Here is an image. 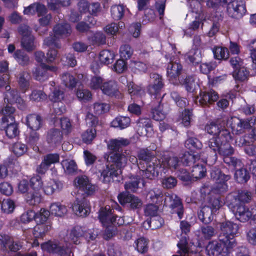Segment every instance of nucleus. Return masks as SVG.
<instances>
[{
	"label": "nucleus",
	"instance_id": "f257e3e1",
	"mask_svg": "<svg viewBox=\"0 0 256 256\" xmlns=\"http://www.w3.org/2000/svg\"><path fill=\"white\" fill-rule=\"evenodd\" d=\"M108 150H110L108 156L106 155L104 158L108 161L114 162L110 166H106V168L100 171V178H102L104 182H108L112 179L118 177L122 174V168L126 164L128 158L126 152H119V150L123 146L129 144L130 141L126 138H118L105 140Z\"/></svg>",
	"mask_w": 256,
	"mask_h": 256
},
{
	"label": "nucleus",
	"instance_id": "f03ea898",
	"mask_svg": "<svg viewBox=\"0 0 256 256\" xmlns=\"http://www.w3.org/2000/svg\"><path fill=\"white\" fill-rule=\"evenodd\" d=\"M205 130L209 134L214 136L208 142V147L214 154V162L218 158V154L226 155L232 153L233 148L230 144L232 137L229 130L214 122L208 124Z\"/></svg>",
	"mask_w": 256,
	"mask_h": 256
},
{
	"label": "nucleus",
	"instance_id": "7ed1b4c3",
	"mask_svg": "<svg viewBox=\"0 0 256 256\" xmlns=\"http://www.w3.org/2000/svg\"><path fill=\"white\" fill-rule=\"evenodd\" d=\"M137 155L140 160L139 173L142 178L152 180L156 177L161 168L160 160L147 148L140 150Z\"/></svg>",
	"mask_w": 256,
	"mask_h": 256
},
{
	"label": "nucleus",
	"instance_id": "20e7f679",
	"mask_svg": "<svg viewBox=\"0 0 256 256\" xmlns=\"http://www.w3.org/2000/svg\"><path fill=\"white\" fill-rule=\"evenodd\" d=\"M164 86L163 80L161 76L158 74H151L150 75V84L147 88L148 93L154 98L156 100V106H154V102H152V116L154 120L157 121L163 120L166 116L164 112L162 110L160 102L162 98L160 94L162 88Z\"/></svg>",
	"mask_w": 256,
	"mask_h": 256
},
{
	"label": "nucleus",
	"instance_id": "39448f33",
	"mask_svg": "<svg viewBox=\"0 0 256 256\" xmlns=\"http://www.w3.org/2000/svg\"><path fill=\"white\" fill-rule=\"evenodd\" d=\"M206 5L214 9L226 6L228 14L235 18H242L246 12L244 2L242 0H208Z\"/></svg>",
	"mask_w": 256,
	"mask_h": 256
},
{
	"label": "nucleus",
	"instance_id": "423d86ee",
	"mask_svg": "<svg viewBox=\"0 0 256 256\" xmlns=\"http://www.w3.org/2000/svg\"><path fill=\"white\" fill-rule=\"evenodd\" d=\"M14 107L6 105L0 112L2 115L0 119V130H4L6 136L10 138L16 137L20 132L18 124L14 116Z\"/></svg>",
	"mask_w": 256,
	"mask_h": 256
},
{
	"label": "nucleus",
	"instance_id": "0eeeda50",
	"mask_svg": "<svg viewBox=\"0 0 256 256\" xmlns=\"http://www.w3.org/2000/svg\"><path fill=\"white\" fill-rule=\"evenodd\" d=\"M220 232L218 239L220 242L224 243L226 250H228L235 247L236 245L234 236L238 232V224L231 222H226L220 224Z\"/></svg>",
	"mask_w": 256,
	"mask_h": 256
},
{
	"label": "nucleus",
	"instance_id": "6e6552de",
	"mask_svg": "<svg viewBox=\"0 0 256 256\" xmlns=\"http://www.w3.org/2000/svg\"><path fill=\"white\" fill-rule=\"evenodd\" d=\"M198 156L192 154L190 152H186L182 157L180 160L175 156H169L166 157L164 156L162 162H160L161 168H162V172H166V169L178 168V166L182 164L184 166H190L194 162H196Z\"/></svg>",
	"mask_w": 256,
	"mask_h": 256
},
{
	"label": "nucleus",
	"instance_id": "1a4fd4ad",
	"mask_svg": "<svg viewBox=\"0 0 256 256\" xmlns=\"http://www.w3.org/2000/svg\"><path fill=\"white\" fill-rule=\"evenodd\" d=\"M54 36L50 35L44 40V44L45 46H54L60 48V44L58 40L69 36L72 32L70 25L66 22L56 24L53 28Z\"/></svg>",
	"mask_w": 256,
	"mask_h": 256
},
{
	"label": "nucleus",
	"instance_id": "9d476101",
	"mask_svg": "<svg viewBox=\"0 0 256 256\" xmlns=\"http://www.w3.org/2000/svg\"><path fill=\"white\" fill-rule=\"evenodd\" d=\"M30 186V190L26 194L25 199L28 204L36 206L42 200L40 192L42 186L41 178L39 176L32 178Z\"/></svg>",
	"mask_w": 256,
	"mask_h": 256
},
{
	"label": "nucleus",
	"instance_id": "9b49d317",
	"mask_svg": "<svg viewBox=\"0 0 256 256\" xmlns=\"http://www.w3.org/2000/svg\"><path fill=\"white\" fill-rule=\"evenodd\" d=\"M256 122V118L254 116L243 119L233 116L228 119L226 125L231 128L233 134H240L254 126Z\"/></svg>",
	"mask_w": 256,
	"mask_h": 256
},
{
	"label": "nucleus",
	"instance_id": "f8f14e48",
	"mask_svg": "<svg viewBox=\"0 0 256 256\" xmlns=\"http://www.w3.org/2000/svg\"><path fill=\"white\" fill-rule=\"evenodd\" d=\"M210 177L215 181L212 192L218 194L225 193L228 188L226 182L230 180V176L222 173L219 168L214 167L210 171Z\"/></svg>",
	"mask_w": 256,
	"mask_h": 256
},
{
	"label": "nucleus",
	"instance_id": "ddd939ff",
	"mask_svg": "<svg viewBox=\"0 0 256 256\" xmlns=\"http://www.w3.org/2000/svg\"><path fill=\"white\" fill-rule=\"evenodd\" d=\"M203 0H187L188 6L189 8V12L186 14L188 16L190 14H194L195 18V20L192 21L189 24V27L186 30L184 33L185 34H189L188 30H194L199 28L200 24V12H201V4L200 2Z\"/></svg>",
	"mask_w": 256,
	"mask_h": 256
},
{
	"label": "nucleus",
	"instance_id": "4468645a",
	"mask_svg": "<svg viewBox=\"0 0 256 256\" xmlns=\"http://www.w3.org/2000/svg\"><path fill=\"white\" fill-rule=\"evenodd\" d=\"M48 98L50 100L54 103V112L56 116H60L65 112V106L62 102L60 103L64 98V92L60 88H55L49 94Z\"/></svg>",
	"mask_w": 256,
	"mask_h": 256
},
{
	"label": "nucleus",
	"instance_id": "2eb2a0df",
	"mask_svg": "<svg viewBox=\"0 0 256 256\" xmlns=\"http://www.w3.org/2000/svg\"><path fill=\"white\" fill-rule=\"evenodd\" d=\"M40 246L42 250L57 254L60 256H66L69 252L67 244L64 246L58 241L49 240L42 244Z\"/></svg>",
	"mask_w": 256,
	"mask_h": 256
},
{
	"label": "nucleus",
	"instance_id": "dca6fc26",
	"mask_svg": "<svg viewBox=\"0 0 256 256\" xmlns=\"http://www.w3.org/2000/svg\"><path fill=\"white\" fill-rule=\"evenodd\" d=\"M102 93L111 98L122 99L123 94L119 90L117 82L114 80L104 81L100 90Z\"/></svg>",
	"mask_w": 256,
	"mask_h": 256
},
{
	"label": "nucleus",
	"instance_id": "f3484780",
	"mask_svg": "<svg viewBox=\"0 0 256 256\" xmlns=\"http://www.w3.org/2000/svg\"><path fill=\"white\" fill-rule=\"evenodd\" d=\"M75 186L80 190L83 192L86 196L93 194L96 190V186L92 184L86 176H78L74 180Z\"/></svg>",
	"mask_w": 256,
	"mask_h": 256
},
{
	"label": "nucleus",
	"instance_id": "a211bd4d",
	"mask_svg": "<svg viewBox=\"0 0 256 256\" xmlns=\"http://www.w3.org/2000/svg\"><path fill=\"white\" fill-rule=\"evenodd\" d=\"M166 58L169 60L170 62L167 67V76L169 80L174 83V80L180 74L182 70V66L177 60H174V58L169 54L165 55Z\"/></svg>",
	"mask_w": 256,
	"mask_h": 256
},
{
	"label": "nucleus",
	"instance_id": "6ab92c4d",
	"mask_svg": "<svg viewBox=\"0 0 256 256\" xmlns=\"http://www.w3.org/2000/svg\"><path fill=\"white\" fill-rule=\"evenodd\" d=\"M192 154L198 156V158L196 159V162H194L191 164H194L191 170L192 176V178L196 180L202 178L206 176V169L205 166L203 164H200V162L206 164L207 162V159L205 158H200V156L198 154H196L194 152Z\"/></svg>",
	"mask_w": 256,
	"mask_h": 256
},
{
	"label": "nucleus",
	"instance_id": "aec40b11",
	"mask_svg": "<svg viewBox=\"0 0 256 256\" xmlns=\"http://www.w3.org/2000/svg\"><path fill=\"white\" fill-rule=\"evenodd\" d=\"M218 98V94L214 90H210L208 92L200 91L199 95L194 100L196 104L204 106L216 101Z\"/></svg>",
	"mask_w": 256,
	"mask_h": 256
},
{
	"label": "nucleus",
	"instance_id": "412c9836",
	"mask_svg": "<svg viewBox=\"0 0 256 256\" xmlns=\"http://www.w3.org/2000/svg\"><path fill=\"white\" fill-rule=\"evenodd\" d=\"M0 245L4 250L12 252H17L22 246L20 242L14 241L12 238L5 234H0Z\"/></svg>",
	"mask_w": 256,
	"mask_h": 256
},
{
	"label": "nucleus",
	"instance_id": "4be33fe9",
	"mask_svg": "<svg viewBox=\"0 0 256 256\" xmlns=\"http://www.w3.org/2000/svg\"><path fill=\"white\" fill-rule=\"evenodd\" d=\"M146 199L153 208H159L162 205L164 199L162 190L158 188L150 190L147 194Z\"/></svg>",
	"mask_w": 256,
	"mask_h": 256
},
{
	"label": "nucleus",
	"instance_id": "5701e85b",
	"mask_svg": "<svg viewBox=\"0 0 256 256\" xmlns=\"http://www.w3.org/2000/svg\"><path fill=\"white\" fill-rule=\"evenodd\" d=\"M118 198L122 206L130 204V208H140L142 205V202L140 198L126 192L120 194Z\"/></svg>",
	"mask_w": 256,
	"mask_h": 256
},
{
	"label": "nucleus",
	"instance_id": "b1692460",
	"mask_svg": "<svg viewBox=\"0 0 256 256\" xmlns=\"http://www.w3.org/2000/svg\"><path fill=\"white\" fill-rule=\"evenodd\" d=\"M231 197L234 198V202H230V204L232 205L230 208H235L236 206L233 205V203L238 202L242 205L243 204L248 203L251 200L252 194L248 190H241L238 192L236 195L234 193L228 194L226 198L230 199Z\"/></svg>",
	"mask_w": 256,
	"mask_h": 256
},
{
	"label": "nucleus",
	"instance_id": "393cba45",
	"mask_svg": "<svg viewBox=\"0 0 256 256\" xmlns=\"http://www.w3.org/2000/svg\"><path fill=\"white\" fill-rule=\"evenodd\" d=\"M113 209H100L99 212L98 218L102 226L108 227L109 224L116 221L118 218L114 216L112 210Z\"/></svg>",
	"mask_w": 256,
	"mask_h": 256
},
{
	"label": "nucleus",
	"instance_id": "a878e982",
	"mask_svg": "<svg viewBox=\"0 0 256 256\" xmlns=\"http://www.w3.org/2000/svg\"><path fill=\"white\" fill-rule=\"evenodd\" d=\"M26 120V124L28 127L34 131L40 130L43 124L42 116L36 114L28 115Z\"/></svg>",
	"mask_w": 256,
	"mask_h": 256
},
{
	"label": "nucleus",
	"instance_id": "bb28decb",
	"mask_svg": "<svg viewBox=\"0 0 256 256\" xmlns=\"http://www.w3.org/2000/svg\"><path fill=\"white\" fill-rule=\"evenodd\" d=\"M46 6L40 2H34L24 8V13L26 15H34L36 14L38 16H42L46 12Z\"/></svg>",
	"mask_w": 256,
	"mask_h": 256
},
{
	"label": "nucleus",
	"instance_id": "cd10ccee",
	"mask_svg": "<svg viewBox=\"0 0 256 256\" xmlns=\"http://www.w3.org/2000/svg\"><path fill=\"white\" fill-rule=\"evenodd\" d=\"M62 134L59 130L52 128L48 132L46 141L50 146H56L61 144Z\"/></svg>",
	"mask_w": 256,
	"mask_h": 256
},
{
	"label": "nucleus",
	"instance_id": "c85d7f7f",
	"mask_svg": "<svg viewBox=\"0 0 256 256\" xmlns=\"http://www.w3.org/2000/svg\"><path fill=\"white\" fill-rule=\"evenodd\" d=\"M216 240H213L209 242L206 246V252L209 256H219L224 250V246L226 248L224 243L222 244Z\"/></svg>",
	"mask_w": 256,
	"mask_h": 256
},
{
	"label": "nucleus",
	"instance_id": "c756f323",
	"mask_svg": "<svg viewBox=\"0 0 256 256\" xmlns=\"http://www.w3.org/2000/svg\"><path fill=\"white\" fill-rule=\"evenodd\" d=\"M146 178H143L142 176L140 174L136 175V176L130 177V180L126 182L124 184V188L126 190L132 192H135L138 188V184L142 182V186H144V179Z\"/></svg>",
	"mask_w": 256,
	"mask_h": 256
},
{
	"label": "nucleus",
	"instance_id": "7c9ffc66",
	"mask_svg": "<svg viewBox=\"0 0 256 256\" xmlns=\"http://www.w3.org/2000/svg\"><path fill=\"white\" fill-rule=\"evenodd\" d=\"M92 72H94V75L91 76L88 86L92 90H100L102 85L105 80L99 74L100 72L98 70H94V66H92Z\"/></svg>",
	"mask_w": 256,
	"mask_h": 256
},
{
	"label": "nucleus",
	"instance_id": "2f4dec72",
	"mask_svg": "<svg viewBox=\"0 0 256 256\" xmlns=\"http://www.w3.org/2000/svg\"><path fill=\"white\" fill-rule=\"evenodd\" d=\"M194 136V134L192 132L188 131V138L185 141L186 148L190 150L200 149L202 146V143Z\"/></svg>",
	"mask_w": 256,
	"mask_h": 256
},
{
	"label": "nucleus",
	"instance_id": "473e14b6",
	"mask_svg": "<svg viewBox=\"0 0 256 256\" xmlns=\"http://www.w3.org/2000/svg\"><path fill=\"white\" fill-rule=\"evenodd\" d=\"M4 102L9 104H22L20 108L21 109L24 107V104L22 99L19 96L18 91L16 90H12L10 92H6Z\"/></svg>",
	"mask_w": 256,
	"mask_h": 256
},
{
	"label": "nucleus",
	"instance_id": "72a5a7b5",
	"mask_svg": "<svg viewBox=\"0 0 256 256\" xmlns=\"http://www.w3.org/2000/svg\"><path fill=\"white\" fill-rule=\"evenodd\" d=\"M186 58L193 64H198L202 60L200 50L196 46L186 54Z\"/></svg>",
	"mask_w": 256,
	"mask_h": 256
},
{
	"label": "nucleus",
	"instance_id": "f704fd0d",
	"mask_svg": "<svg viewBox=\"0 0 256 256\" xmlns=\"http://www.w3.org/2000/svg\"><path fill=\"white\" fill-rule=\"evenodd\" d=\"M236 218L241 222H244L252 218L253 212L250 209H231Z\"/></svg>",
	"mask_w": 256,
	"mask_h": 256
},
{
	"label": "nucleus",
	"instance_id": "c9c22d12",
	"mask_svg": "<svg viewBox=\"0 0 256 256\" xmlns=\"http://www.w3.org/2000/svg\"><path fill=\"white\" fill-rule=\"evenodd\" d=\"M128 94L132 99L142 98L145 94L144 90L141 86L135 84L132 82L128 84Z\"/></svg>",
	"mask_w": 256,
	"mask_h": 256
},
{
	"label": "nucleus",
	"instance_id": "e433bc0d",
	"mask_svg": "<svg viewBox=\"0 0 256 256\" xmlns=\"http://www.w3.org/2000/svg\"><path fill=\"white\" fill-rule=\"evenodd\" d=\"M84 235V232L82 228L76 226L72 228L70 234L68 235V238L70 242L78 244L80 243V238Z\"/></svg>",
	"mask_w": 256,
	"mask_h": 256
},
{
	"label": "nucleus",
	"instance_id": "4c0bfd02",
	"mask_svg": "<svg viewBox=\"0 0 256 256\" xmlns=\"http://www.w3.org/2000/svg\"><path fill=\"white\" fill-rule=\"evenodd\" d=\"M116 56L113 51L104 50L100 52L98 58L102 64L108 65L113 62Z\"/></svg>",
	"mask_w": 256,
	"mask_h": 256
},
{
	"label": "nucleus",
	"instance_id": "58836bf2",
	"mask_svg": "<svg viewBox=\"0 0 256 256\" xmlns=\"http://www.w3.org/2000/svg\"><path fill=\"white\" fill-rule=\"evenodd\" d=\"M130 123V119L128 116H118L116 117L112 122L111 126L115 128L122 130L128 127Z\"/></svg>",
	"mask_w": 256,
	"mask_h": 256
},
{
	"label": "nucleus",
	"instance_id": "ea45409f",
	"mask_svg": "<svg viewBox=\"0 0 256 256\" xmlns=\"http://www.w3.org/2000/svg\"><path fill=\"white\" fill-rule=\"evenodd\" d=\"M34 78L38 81L42 82L48 79L50 74L45 68H42V64L36 67L32 72Z\"/></svg>",
	"mask_w": 256,
	"mask_h": 256
},
{
	"label": "nucleus",
	"instance_id": "a19ab883",
	"mask_svg": "<svg viewBox=\"0 0 256 256\" xmlns=\"http://www.w3.org/2000/svg\"><path fill=\"white\" fill-rule=\"evenodd\" d=\"M61 80L63 84L67 88H72L76 86L78 80L70 73L66 72L63 73L61 76Z\"/></svg>",
	"mask_w": 256,
	"mask_h": 256
},
{
	"label": "nucleus",
	"instance_id": "79ce46f5",
	"mask_svg": "<svg viewBox=\"0 0 256 256\" xmlns=\"http://www.w3.org/2000/svg\"><path fill=\"white\" fill-rule=\"evenodd\" d=\"M30 76L29 73L25 71L21 72L19 74L18 84L23 93L26 92L29 88Z\"/></svg>",
	"mask_w": 256,
	"mask_h": 256
},
{
	"label": "nucleus",
	"instance_id": "37998d69",
	"mask_svg": "<svg viewBox=\"0 0 256 256\" xmlns=\"http://www.w3.org/2000/svg\"><path fill=\"white\" fill-rule=\"evenodd\" d=\"M232 76L236 82H244L248 80L249 72L246 67H241L233 70Z\"/></svg>",
	"mask_w": 256,
	"mask_h": 256
},
{
	"label": "nucleus",
	"instance_id": "c03bdc74",
	"mask_svg": "<svg viewBox=\"0 0 256 256\" xmlns=\"http://www.w3.org/2000/svg\"><path fill=\"white\" fill-rule=\"evenodd\" d=\"M198 78L196 76H187L184 80V84L186 90L188 92H193L198 86Z\"/></svg>",
	"mask_w": 256,
	"mask_h": 256
},
{
	"label": "nucleus",
	"instance_id": "a18cd8bd",
	"mask_svg": "<svg viewBox=\"0 0 256 256\" xmlns=\"http://www.w3.org/2000/svg\"><path fill=\"white\" fill-rule=\"evenodd\" d=\"M250 178V174L246 168H241L235 172L234 178L238 183H246L248 181Z\"/></svg>",
	"mask_w": 256,
	"mask_h": 256
},
{
	"label": "nucleus",
	"instance_id": "49530a36",
	"mask_svg": "<svg viewBox=\"0 0 256 256\" xmlns=\"http://www.w3.org/2000/svg\"><path fill=\"white\" fill-rule=\"evenodd\" d=\"M62 184L58 181L50 180L48 184L44 186V191L46 194L50 195L52 194L56 190L60 189Z\"/></svg>",
	"mask_w": 256,
	"mask_h": 256
},
{
	"label": "nucleus",
	"instance_id": "de8ad7c7",
	"mask_svg": "<svg viewBox=\"0 0 256 256\" xmlns=\"http://www.w3.org/2000/svg\"><path fill=\"white\" fill-rule=\"evenodd\" d=\"M137 125L140 128H142V130H144L146 132V134L148 136H151L152 132L151 122L150 119L145 118H140L137 122Z\"/></svg>",
	"mask_w": 256,
	"mask_h": 256
},
{
	"label": "nucleus",
	"instance_id": "09e8293b",
	"mask_svg": "<svg viewBox=\"0 0 256 256\" xmlns=\"http://www.w3.org/2000/svg\"><path fill=\"white\" fill-rule=\"evenodd\" d=\"M88 40L93 45L104 44L106 43V36L100 32H96L92 36L88 37Z\"/></svg>",
	"mask_w": 256,
	"mask_h": 256
},
{
	"label": "nucleus",
	"instance_id": "8fccbe9b",
	"mask_svg": "<svg viewBox=\"0 0 256 256\" xmlns=\"http://www.w3.org/2000/svg\"><path fill=\"white\" fill-rule=\"evenodd\" d=\"M70 0H48V6L52 10H57L60 6L70 5Z\"/></svg>",
	"mask_w": 256,
	"mask_h": 256
},
{
	"label": "nucleus",
	"instance_id": "3c124183",
	"mask_svg": "<svg viewBox=\"0 0 256 256\" xmlns=\"http://www.w3.org/2000/svg\"><path fill=\"white\" fill-rule=\"evenodd\" d=\"M158 209H144V214L147 216H150L152 220L150 221L147 220V224L150 227V224L152 222L158 220L160 221L159 225H157V227L161 226L162 223L164 222L163 220L158 216Z\"/></svg>",
	"mask_w": 256,
	"mask_h": 256
},
{
	"label": "nucleus",
	"instance_id": "603ef678",
	"mask_svg": "<svg viewBox=\"0 0 256 256\" xmlns=\"http://www.w3.org/2000/svg\"><path fill=\"white\" fill-rule=\"evenodd\" d=\"M234 153V149L232 154H220L223 156L224 162L229 166H232L234 168L240 167L243 164L240 159H238L235 157L230 156Z\"/></svg>",
	"mask_w": 256,
	"mask_h": 256
},
{
	"label": "nucleus",
	"instance_id": "864d4df0",
	"mask_svg": "<svg viewBox=\"0 0 256 256\" xmlns=\"http://www.w3.org/2000/svg\"><path fill=\"white\" fill-rule=\"evenodd\" d=\"M214 58L218 60H226L228 58V48L221 46H216L212 49Z\"/></svg>",
	"mask_w": 256,
	"mask_h": 256
},
{
	"label": "nucleus",
	"instance_id": "5fc2aeb1",
	"mask_svg": "<svg viewBox=\"0 0 256 256\" xmlns=\"http://www.w3.org/2000/svg\"><path fill=\"white\" fill-rule=\"evenodd\" d=\"M126 8L123 5H114L111 8V15L114 20L121 19L124 14Z\"/></svg>",
	"mask_w": 256,
	"mask_h": 256
},
{
	"label": "nucleus",
	"instance_id": "6e6d98bb",
	"mask_svg": "<svg viewBox=\"0 0 256 256\" xmlns=\"http://www.w3.org/2000/svg\"><path fill=\"white\" fill-rule=\"evenodd\" d=\"M76 95L78 100L82 103L87 102L92 99V94L88 90L78 89Z\"/></svg>",
	"mask_w": 256,
	"mask_h": 256
},
{
	"label": "nucleus",
	"instance_id": "4d7b16f0",
	"mask_svg": "<svg viewBox=\"0 0 256 256\" xmlns=\"http://www.w3.org/2000/svg\"><path fill=\"white\" fill-rule=\"evenodd\" d=\"M178 246L180 248V255H173L172 256H188L190 252L193 250L188 248V243L186 236L184 239H182L178 244Z\"/></svg>",
	"mask_w": 256,
	"mask_h": 256
},
{
	"label": "nucleus",
	"instance_id": "13d9d810",
	"mask_svg": "<svg viewBox=\"0 0 256 256\" xmlns=\"http://www.w3.org/2000/svg\"><path fill=\"white\" fill-rule=\"evenodd\" d=\"M60 125L62 129V132L64 135L69 134L72 130L73 127L68 118H62L60 120Z\"/></svg>",
	"mask_w": 256,
	"mask_h": 256
},
{
	"label": "nucleus",
	"instance_id": "bf43d9fd",
	"mask_svg": "<svg viewBox=\"0 0 256 256\" xmlns=\"http://www.w3.org/2000/svg\"><path fill=\"white\" fill-rule=\"evenodd\" d=\"M14 57L18 62L22 66L27 65L28 64L29 57L22 50H16L14 54Z\"/></svg>",
	"mask_w": 256,
	"mask_h": 256
},
{
	"label": "nucleus",
	"instance_id": "052dcab7",
	"mask_svg": "<svg viewBox=\"0 0 256 256\" xmlns=\"http://www.w3.org/2000/svg\"><path fill=\"white\" fill-rule=\"evenodd\" d=\"M22 46L27 51L32 50L36 48L34 42V38L32 36H29L28 37H24L22 38Z\"/></svg>",
	"mask_w": 256,
	"mask_h": 256
},
{
	"label": "nucleus",
	"instance_id": "680f3d73",
	"mask_svg": "<svg viewBox=\"0 0 256 256\" xmlns=\"http://www.w3.org/2000/svg\"><path fill=\"white\" fill-rule=\"evenodd\" d=\"M61 165L65 172L71 174L77 169L76 162L74 160H64L61 162Z\"/></svg>",
	"mask_w": 256,
	"mask_h": 256
},
{
	"label": "nucleus",
	"instance_id": "e2e57ef3",
	"mask_svg": "<svg viewBox=\"0 0 256 256\" xmlns=\"http://www.w3.org/2000/svg\"><path fill=\"white\" fill-rule=\"evenodd\" d=\"M212 212L211 209H201L198 214V218L204 223H209L212 219Z\"/></svg>",
	"mask_w": 256,
	"mask_h": 256
},
{
	"label": "nucleus",
	"instance_id": "0e129e2a",
	"mask_svg": "<svg viewBox=\"0 0 256 256\" xmlns=\"http://www.w3.org/2000/svg\"><path fill=\"white\" fill-rule=\"evenodd\" d=\"M27 146L20 142L14 143L12 148V152L17 156L23 155L27 152Z\"/></svg>",
	"mask_w": 256,
	"mask_h": 256
},
{
	"label": "nucleus",
	"instance_id": "69168bd1",
	"mask_svg": "<svg viewBox=\"0 0 256 256\" xmlns=\"http://www.w3.org/2000/svg\"><path fill=\"white\" fill-rule=\"evenodd\" d=\"M50 216V212L47 209H40L38 212H36L34 220L38 224H43L46 222Z\"/></svg>",
	"mask_w": 256,
	"mask_h": 256
},
{
	"label": "nucleus",
	"instance_id": "338daca9",
	"mask_svg": "<svg viewBox=\"0 0 256 256\" xmlns=\"http://www.w3.org/2000/svg\"><path fill=\"white\" fill-rule=\"evenodd\" d=\"M39 134L37 132L34 131L31 132L29 136L26 138L28 143L32 147L33 150L37 152L38 150V147L37 146L39 140Z\"/></svg>",
	"mask_w": 256,
	"mask_h": 256
},
{
	"label": "nucleus",
	"instance_id": "774afa93",
	"mask_svg": "<svg viewBox=\"0 0 256 256\" xmlns=\"http://www.w3.org/2000/svg\"><path fill=\"white\" fill-rule=\"evenodd\" d=\"M192 116V110L185 109L180 116V120L181 121L184 126H188L190 124Z\"/></svg>",
	"mask_w": 256,
	"mask_h": 256
}]
</instances>
